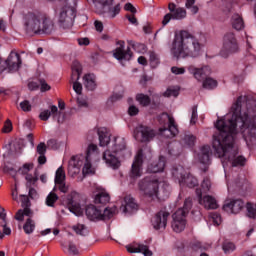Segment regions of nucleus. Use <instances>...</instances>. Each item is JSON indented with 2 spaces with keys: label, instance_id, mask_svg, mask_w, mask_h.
Segmentation results:
<instances>
[{
  "label": "nucleus",
  "instance_id": "1",
  "mask_svg": "<svg viewBox=\"0 0 256 256\" xmlns=\"http://www.w3.org/2000/svg\"><path fill=\"white\" fill-rule=\"evenodd\" d=\"M232 115L227 120L220 119L216 122L215 127L218 133L213 135V149L217 157H226L232 167H244L247 159L243 156H237L233 151L235 145V136L237 127L243 131L247 129L251 137L256 136V120L252 116L251 110L247 107V96H240L231 107Z\"/></svg>",
  "mask_w": 256,
  "mask_h": 256
},
{
  "label": "nucleus",
  "instance_id": "2",
  "mask_svg": "<svg viewBox=\"0 0 256 256\" xmlns=\"http://www.w3.org/2000/svg\"><path fill=\"white\" fill-rule=\"evenodd\" d=\"M203 44L187 30L175 34L172 42L171 53L176 59H197L200 57Z\"/></svg>",
  "mask_w": 256,
  "mask_h": 256
},
{
  "label": "nucleus",
  "instance_id": "3",
  "mask_svg": "<svg viewBox=\"0 0 256 256\" xmlns=\"http://www.w3.org/2000/svg\"><path fill=\"white\" fill-rule=\"evenodd\" d=\"M22 25L26 35H50L55 29V23L49 15L41 11L27 12L23 15Z\"/></svg>",
  "mask_w": 256,
  "mask_h": 256
},
{
  "label": "nucleus",
  "instance_id": "4",
  "mask_svg": "<svg viewBox=\"0 0 256 256\" xmlns=\"http://www.w3.org/2000/svg\"><path fill=\"white\" fill-rule=\"evenodd\" d=\"M99 159V148L95 144H90L85 155L72 156L69 169L74 167V173H79L81 167H83V175H89V173H93V163H97Z\"/></svg>",
  "mask_w": 256,
  "mask_h": 256
},
{
  "label": "nucleus",
  "instance_id": "5",
  "mask_svg": "<svg viewBox=\"0 0 256 256\" xmlns=\"http://www.w3.org/2000/svg\"><path fill=\"white\" fill-rule=\"evenodd\" d=\"M127 149V142L123 137H116L110 149L104 151L102 159L108 167L112 169H119L121 167V160H119V153H123Z\"/></svg>",
  "mask_w": 256,
  "mask_h": 256
},
{
  "label": "nucleus",
  "instance_id": "6",
  "mask_svg": "<svg viewBox=\"0 0 256 256\" xmlns=\"http://www.w3.org/2000/svg\"><path fill=\"white\" fill-rule=\"evenodd\" d=\"M187 70L189 71L190 75H193L199 82H202L203 89H215L217 87V80L209 77L211 75V67L203 66L201 68H197L193 65L188 66Z\"/></svg>",
  "mask_w": 256,
  "mask_h": 256
},
{
  "label": "nucleus",
  "instance_id": "7",
  "mask_svg": "<svg viewBox=\"0 0 256 256\" xmlns=\"http://www.w3.org/2000/svg\"><path fill=\"white\" fill-rule=\"evenodd\" d=\"M77 17V0H66L58 12V23L61 27H71Z\"/></svg>",
  "mask_w": 256,
  "mask_h": 256
},
{
  "label": "nucleus",
  "instance_id": "8",
  "mask_svg": "<svg viewBox=\"0 0 256 256\" xmlns=\"http://www.w3.org/2000/svg\"><path fill=\"white\" fill-rule=\"evenodd\" d=\"M138 189L150 199H159V178L147 176L138 182Z\"/></svg>",
  "mask_w": 256,
  "mask_h": 256
},
{
  "label": "nucleus",
  "instance_id": "9",
  "mask_svg": "<svg viewBox=\"0 0 256 256\" xmlns=\"http://www.w3.org/2000/svg\"><path fill=\"white\" fill-rule=\"evenodd\" d=\"M239 51V42H237V37L233 32H227L223 36L221 55L222 57H229L233 53Z\"/></svg>",
  "mask_w": 256,
  "mask_h": 256
},
{
  "label": "nucleus",
  "instance_id": "10",
  "mask_svg": "<svg viewBox=\"0 0 256 256\" xmlns=\"http://www.w3.org/2000/svg\"><path fill=\"white\" fill-rule=\"evenodd\" d=\"M168 10L170 13L166 14L162 20L163 25H167L171 19H174L176 21H181L182 19H185L187 17V10L185 8L178 7L173 2H170L168 4Z\"/></svg>",
  "mask_w": 256,
  "mask_h": 256
},
{
  "label": "nucleus",
  "instance_id": "11",
  "mask_svg": "<svg viewBox=\"0 0 256 256\" xmlns=\"http://www.w3.org/2000/svg\"><path fill=\"white\" fill-rule=\"evenodd\" d=\"M157 132L153 130L151 127L139 125L134 130V137L136 141H140V143H149L155 139Z\"/></svg>",
  "mask_w": 256,
  "mask_h": 256
},
{
  "label": "nucleus",
  "instance_id": "12",
  "mask_svg": "<svg viewBox=\"0 0 256 256\" xmlns=\"http://www.w3.org/2000/svg\"><path fill=\"white\" fill-rule=\"evenodd\" d=\"M162 117L168 119V127L160 128L159 135H161V137H165L166 139H173V137H177V135H179V128H177L175 118L168 113H163Z\"/></svg>",
  "mask_w": 256,
  "mask_h": 256
},
{
  "label": "nucleus",
  "instance_id": "13",
  "mask_svg": "<svg viewBox=\"0 0 256 256\" xmlns=\"http://www.w3.org/2000/svg\"><path fill=\"white\" fill-rule=\"evenodd\" d=\"M129 175L131 179H139L143 175V149L138 150Z\"/></svg>",
  "mask_w": 256,
  "mask_h": 256
},
{
  "label": "nucleus",
  "instance_id": "14",
  "mask_svg": "<svg viewBox=\"0 0 256 256\" xmlns=\"http://www.w3.org/2000/svg\"><path fill=\"white\" fill-rule=\"evenodd\" d=\"M20 197L22 207L24 209H19L16 212L14 219H16V221H25V217H33V210L29 208L31 206V201H29V197L27 195H21Z\"/></svg>",
  "mask_w": 256,
  "mask_h": 256
},
{
  "label": "nucleus",
  "instance_id": "15",
  "mask_svg": "<svg viewBox=\"0 0 256 256\" xmlns=\"http://www.w3.org/2000/svg\"><path fill=\"white\" fill-rule=\"evenodd\" d=\"M169 212L165 210H160L157 212L154 217L151 219L153 228L156 231H165L167 227V221L169 219Z\"/></svg>",
  "mask_w": 256,
  "mask_h": 256
},
{
  "label": "nucleus",
  "instance_id": "16",
  "mask_svg": "<svg viewBox=\"0 0 256 256\" xmlns=\"http://www.w3.org/2000/svg\"><path fill=\"white\" fill-rule=\"evenodd\" d=\"M185 211L184 210H177L172 215V229L175 231V233H181V231L185 230V227L187 225V220L185 219Z\"/></svg>",
  "mask_w": 256,
  "mask_h": 256
},
{
  "label": "nucleus",
  "instance_id": "17",
  "mask_svg": "<svg viewBox=\"0 0 256 256\" xmlns=\"http://www.w3.org/2000/svg\"><path fill=\"white\" fill-rule=\"evenodd\" d=\"M211 146L204 145L200 148V151L197 154V159L203 167L201 168L204 173H207L209 171V165H211Z\"/></svg>",
  "mask_w": 256,
  "mask_h": 256
},
{
  "label": "nucleus",
  "instance_id": "18",
  "mask_svg": "<svg viewBox=\"0 0 256 256\" xmlns=\"http://www.w3.org/2000/svg\"><path fill=\"white\" fill-rule=\"evenodd\" d=\"M80 197L81 196L76 191H72L66 197L65 204L67 205L69 211L74 213V215H79V213H81V204H79Z\"/></svg>",
  "mask_w": 256,
  "mask_h": 256
},
{
  "label": "nucleus",
  "instance_id": "19",
  "mask_svg": "<svg viewBox=\"0 0 256 256\" xmlns=\"http://www.w3.org/2000/svg\"><path fill=\"white\" fill-rule=\"evenodd\" d=\"M117 45H119V47L113 51V57L118 61H131L133 52H131V48L129 47L125 50V41H118Z\"/></svg>",
  "mask_w": 256,
  "mask_h": 256
},
{
  "label": "nucleus",
  "instance_id": "20",
  "mask_svg": "<svg viewBox=\"0 0 256 256\" xmlns=\"http://www.w3.org/2000/svg\"><path fill=\"white\" fill-rule=\"evenodd\" d=\"M243 207H245V202L241 199L226 200L223 205V211L237 215V213H241Z\"/></svg>",
  "mask_w": 256,
  "mask_h": 256
},
{
  "label": "nucleus",
  "instance_id": "21",
  "mask_svg": "<svg viewBox=\"0 0 256 256\" xmlns=\"http://www.w3.org/2000/svg\"><path fill=\"white\" fill-rule=\"evenodd\" d=\"M196 195L198 197L199 204L205 209H217L219 207L217 200L213 196L206 195L203 197L201 189H196Z\"/></svg>",
  "mask_w": 256,
  "mask_h": 256
},
{
  "label": "nucleus",
  "instance_id": "22",
  "mask_svg": "<svg viewBox=\"0 0 256 256\" xmlns=\"http://www.w3.org/2000/svg\"><path fill=\"white\" fill-rule=\"evenodd\" d=\"M7 65L10 73H15L16 71H19V67H21V55L17 52H11L8 56L6 62L4 65Z\"/></svg>",
  "mask_w": 256,
  "mask_h": 256
},
{
  "label": "nucleus",
  "instance_id": "23",
  "mask_svg": "<svg viewBox=\"0 0 256 256\" xmlns=\"http://www.w3.org/2000/svg\"><path fill=\"white\" fill-rule=\"evenodd\" d=\"M85 213L90 221H101L103 219V213L93 204L86 206Z\"/></svg>",
  "mask_w": 256,
  "mask_h": 256
},
{
  "label": "nucleus",
  "instance_id": "24",
  "mask_svg": "<svg viewBox=\"0 0 256 256\" xmlns=\"http://www.w3.org/2000/svg\"><path fill=\"white\" fill-rule=\"evenodd\" d=\"M128 253H143L144 256H153V251L145 244L126 246Z\"/></svg>",
  "mask_w": 256,
  "mask_h": 256
},
{
  "label": "nucleus",
  "instance_id": "25",
  "mask_svg": "<svg viewBox=\"0 0 256 256\" xmlns=\"http://www.w3.org/2000/svg\"><path fill=\"white\" fill-rule=\"evenodd\" d=\"M171 173H172L173 179L178 181V183L180 185H183V181H185V175H187V172L185 171V168L181 165L173 166L172 170H171Z\"/></svg>",
  "mask_w": 256,
  "mask_h": 256
},
{
  "label": "nucleus",
  "instance_id": "26",
  "mask_svg": "<svg viewBox=\"0 0 256 256\" xmlns=\"http://www.w3.org/2000/svg\"><path fill=\"white\" fill-rule=\"evenodd\" d=\"M165 169V157L160 156L159 161L154 162L148 166L150 173H161Z\"/></svg>",
  "mask_w": 256,
  "mask_h": 256
},
{
  "label": "nucleus",
  "instance_id": "27",
  "mask_svg": "<svg viewBox=\"0 0 256 256\" xmlns=\"http://www.w3.org/2000/svg\"><path fill=\"white\" fill-rule=\"evenodd\" d=\"M111 201V197L109 196V193L106 191H100L95 195L94 203L95 205H107Z\"/></svg>",
  "mask_w": 256,
  "mask_h": 256
},
{
  "label": "nucleus",
  "instance_id": "28",
  "mask_svg": "<svg viewBox=\"0 0 256 256\" xmlns=\"http://www.w3.org/2000/svg\"><path fill=\"white\" fill-rule=\"evenodd\" d=\"M124 201H125V207H124L125 213H133V211H137V209H139V205H137V202H135V199H133L131 196H126L124 198Z\"/></svg>",
  "mask_w": 256,
  "mask_h": 256
},
{
  "label": "nucleus",
  "instance_id": "29",
  "mask_svg": "<svg viewBox=\"0 0 256 256\" xmlns=\"http://www.w3.org/2000/svg\"><path fill=\"white\" fill-rule=\"evenodd\" d=\"M82 71H83V68L81 67V63H79V61H74L72 64V75H71L72 83H75L77 82L78 79H80Z\"/></svg>",
  "mask_w": 256,
  "mask_h": 256
},
{
  "label": "nucleus",
  "instance_id": "30",
  "mask_svg": "<svg viewBox=\"0 0 256 256\" xmlns=\"http://www.w3.org/2000/svg\"><path fill=\"white\" fill-rule=\"evenodd\" d=\"M231 23L233 29L236 31H241L242 29H245V22L243 21V17L239 14H233L231 18Z\"/></svg>",
  "mask_w": 256,
  "mask_h": 256
},
{
  "label": "nucleus",
  "instance_id": "31",
  "mask_svg": "<svg viewBox=\"0 0 256 256\" xmlns=\"http://www.w3.org/2000/svg\"><path fill=\"white\" fill-rule=\"evenodd\" d=\"M83 81L84 86L86 87V89H88V91H95V89L97 88V84L95 83V75L86 74L83 77Z\"/></svg>",
  "mask_w": 256,
  "mask_h": 256
},
{
  "label": "nucleus",
  "instance_id": "32",
  "mask_svg": "<svg viewBox=\"0 0 256 256\" xmlns=\"http://www.w3.org/2000/svg\"><path fill=\"white\" fill-rule=\"evenodd\" d=\"M135 99L141 107H149V105H151V97L147 94L138 93L136 94Z\"/></svg>",
  "mask_w": 256,
  "mask_h": 256
},
{
  "label": "nucleus",
  "instance_id": "33",
  "mask_svg": "<svg viewBox=\"0 0 256 256\" xmlns=\"http://www.w3.org/2000/svg\"><path fill=\"white\" fill-rule=\"evenodd\" d=\"M98 136L100 141V147H105L109 145L111 139L109 138V134H107V131L105 129H99Z\"/></svg>",
  "mask_w": 256,
  "mask_h": 256
},
{
  "label": "nucleus",
  "instance_id": "34",
  "mask_svg": "<svg viewBox=\"0 0 256 256\" xmlns=\"http://www.w3.org/2000/svg\"><path fill=\"white\" fill-rule=\"evenodd\" d=\"M182 185H187V187L193 189V187H197L199 185V181L193 175L186 174Z\"/></svg>",
  "mask_w": 256,
  "mask_h": 256
},
{
  "label": "nucleus",
  "instance_id": "35",
  "mask_svg": "<svg viewBox=\"0 0 256 256\" xmlns=\"http://www.w3.org/2000/svg\"><path fill=\"white\" fill-rule=\"evenodd\" d=\"M24 232L26 235H31L35 231V221L31 217L27 218L23 225Z\"/></svg>",
  "mask_w": 256,
  "mask_h": 256
},
{
  "label": "nucleus",
  "instance_id": "36",
  "mask_svg": "<svg viewBox=\"0 0 256 256\" xmlns=\"http://www.w3.org/2000/svg\"><path fill=\"white\" fill-rule=\"evenodd\" d=\"M59 201V196L55 192H50L46 197L47 207H55V203Z\"/></svg>",
  "mask_w": 256,
  "mask_h": 256
},
{
  "label": "nucleus",
  "instance_id": "37",
  "mask_svg": "<svg viewBox=\"0 0 256 256\" xmlns=\"http://www.w3.org/2000/svg\"><path fill=\"white\" fill-rule=\"evenodd\" d=\"M65 179H66V176H65V169H63V166H60V167L56 170L54 182H55V184H57V183H62V182L65 181Z\"/></svg>",
  "mask_w": 256,
  "mask_h": 256
},
{
  "label": "nucleus",
  "instance_id": "38",
  "mask_svg": "<svg viewBox=\"0 0 256 256\" xmlns=\"http://www.w3.org/2000/svg\"><path fill=\"white\" fill-rule=\"evenodd\" d=\"M119 13H121V4H116L108 9V15L111 19H115Z\"/></svg>",
  "mask_w": 256,
  "mask_h": 256
},
{
  "label": "nucleus",
  "instance_id": "39",
  "mask_svg": "<svg viewBox=\"0 0 256 256\" xmlns=\"http://www.w3.org/2000/svg\"><path fill=\"white\" fill-rule=\"evenodd\" d=\"M246 209H247V216L250 217V219H255V217H256V204L248 202L246 204Z\"/></svg>",
  "mask_w": 256,
  "mask_h": 256
},
{
  "label": "nucleus",
  "instance_id": "40",
  "mask_svg": "<svg viewBox=\"0 0 256 256\" xmlns=\"http://www.w3.org/2000/svg\"><path fill=\"white\" fill-rule=\"evenodd\" d=\"M222 249H223L224 253L229 254V253H233V251H235V249H237V247L235 246V244L233 242L225 241L222 244Z\"/></svg>",
  "mask_w": 256,
  "mask_h": 256
},
{
  "label": "nucleus",
  "instance_id": "41",
  "mask_svg": "<svg viewBox=\"0 0 256 256\" xmlns=\"http://www.w3.org/2000/svg\"><path fill=\"white\" fill-rule=\"evenodd\" d=\"M163 97H179V89L175 87H169L163 93Z\"/></svg>",
  "mask_w": 256,
  "mask_h": 256
},
{
  "label": "nucleus",
  "instance_id": "42",
  "mask_svg": "<svg viewBox=\"0 0 256 256\" xmlns=\"http://www.w3.org/2000/svg\"><path fill=\"white\" fill-rule=\"evenodd\" d=\"M191 207H193V202L191 198H187L184 202L183 208L178 209V211H184V216L187 217V213L191 211Z\"/></svg>",
  "mask_w": 256,
  "mask_h": 256
},
{
  "label": "nucleus",
  "instance_id": "43",
  "mask_svg": "<svg viewBox=\"0 0 256 256\" xmlns=\"http://www.w3.org/2000/svg\"><path fill=\"white\" fill-rule=\"evenodd\" d=\"M68 250L69 255H79V248L73 242H68L67 246H64Z\"/></svg>",
  "mask_w": 256,
  "mask_h": 256
},
{
  "label": "nucleus",
  "instance_id": "44",
  "mask_svg": "<svg viewBox=\"0 0 256 256\" xmlns=\"http://www.w3.org/2000/svg\"><path fill=\"white\" fill-rule=\"evenodd\" d=\"M209 247H211L209 244H203L201 242H195L192 245V249H194V251H207Z\"/></svg>",
  "mask_w": 256,
  "mask_h": 256
},
{
  "label": "nucleus",
  "instance_id": "45",
  "mask_svg": "<svg viewBox=\"0 0 256 256\" xmlns=\"http://www.w3.org/2000/svg\"><path fill=\"white\" fill-rule=\"evenodd\" d=\"M25 179L27 181V183H26L27 187H31L32 185H35V183H37V181H39V178L37 177V175L33 176L31 174H27Z\"/></svg>",
  "mask_w": 256,
  "mask_h": 256
},
{
  "label": "nucleus",
  "instance_id": "46",
  "mask_svg": "<svg viewBox=\"0 0 256 256\" xmlns=\"http://www.w3.org/2000/svg\"><path fill=\"white\" fill-rule=\"evenodd\" d=\"M150 63L152 65L153 69H155V67H157V65H159L160 60H159V55H157V53L150 52Z\"/></svg>",
  "mask_w": 256,
  "mask_h": 256
},
{
  "label": "nucleus",
  "instance_id": "47",
  "mask_svg": "<svg viewBox=\"0 0 256 256\" xmlns=\"http://www.w3.org/2000/svg\"><path fill=\"white\" fill-rule=\"evenodd\" d=\"M114 214H115V208H106L102 213L101 220L111 219V217H113Z\"/></svg>",
  "mask_w": 256,
  "mask_h": 256
},
{
  "label": "nucleus",
  "instance_id": "48",
  "mask_svg": "<svg viewBox=\"0 0 256 256\" xmlns=\"http://www.w3.org/2000/svg\"><path fill=\"white\" fill-rule=\"evenodd\" d=\"M2 171L3 173H8L11 177H15L17 175V170L9 165H4L2 167Z\"/></svg>",
  "mask_w": 256,
  "mask_h": 256
},
{
  "label": "nucleus",
  "instance_id": "49",
  "mask_svg": "<svg viewBox=\"0 0 256 256\" xmlns=\"http://www.w3.org/2000/svg\"><path fill=\"white\" fill-rule=\"evenodd\" d=\"M85 229H87V227L83 224L73 226V230L77 235H85Z\"/></svg>",
  "mask_w": 256,
  "mask_h": 256
},
{
  "label": "nucleus",
  "instance_id": "50",
  "mask_svg": "<svg viewBox=\"0 0 256 256\" xmlns=\"http://www.w3.org/2000/svg\"><path fill=\"white\" fill-rule=\"evenodd\" d=\"M36 152L38 155H45L47 153V145H45V142H41L37 145Z\"/></svg>",
  "mask_w": 256,
  "mask_h": 256
},
{
  "label": "nucleus",
  "instance_id": "51",
  "mask_svg": "<svg viewBox=\"0 0 256 256\" xmlns=\"http://www.w3.org/2000/svg\"><path fill=\"white\" fill-rule=\"evenodd\" d=\"M31 169H33V163H26L19 169V171L22 175H28Z\"/></svg>",
  "mask_w": 256,
  "mask_h": 256
},
{
  "label": "nucleus",
  "instance_id": "52",
  "mask_svg": "<svg viewBox=\"0 0 256 256\" xmlns=\"http://www.w3.org/2000/svg\"><path fill=\"white\" fill-rule=\"evenodd\" d=\"M56 187L61 193L69 192V185L65 184V181L56 183Z\"/></svg>",
  "mask_w": 256,
  "mask_h": 256
},
{
  "label": "nucleus",
  "instance_id": "53",
  "mask_svg": "<svg viewBox=\"0 0 256 256\" xmlns=\"http://www.w3.org/2000/svg\"><path fill=\"white\" fill-rule=\"evenodd\" d=\"M39 85H40V91L42 93H45V91H51V86L47 84V82L43 79L39 80Z\"/></svg>",
  "mask_w": 256,
  "mask_h": 256
},
{
  "label": "nucleus",
  "instance_id": "54",
  "mask_svg": "<svg viewBox=\"0 0 256 256\" xmlns=\"http://www.w3.org/2000/svg\"><path fill=\"white\" fill-rule=\"evenodd\" d=\"M195 136H193V135H186L185 137H184V143L186 144V145H188L189 147H193V145H195Z\"/></svg>",
  "mask_w": 256,
  "mask_h": 256
},
{
  "label": "nucleus",
  "instance_id": "55",
  "mask_svg": "<svg viewBox=\"0 0 256 256\" xmlns=\"http://www.w3.org/2000/svg\"><path fill=\"white\" fill-rule=\"evenodd\" d=\"M197 119H198L197 105H194L192 107V115H191V119H190L191 125H195V123H197Z\"/></svg>",
  "mask_w": 256,
  "mask_h": 256
},
{
  "label": "nucleus",
  "instance_id": "56",
  "mask_svg": "<svg viewBox=\"0 0 256 256\" xmlns=\"http://www.w3.org/2000/svg\"><path fill=\"white\" fill-rule=\"evenodd\" d=\"M20 108L22 109V111L24 112H29L31 111V103H29L28 100H24L20 103Z\"/></svg>",
  "mask_w": 256,
  "mask_h": 256
},
{
  "label": "nucleus",
  "instance_id": "57",
  "mask_svg": "<svg viewBox=\"0 0 256 256\" xmlns=\"http://www.w3.org/2000/svg\"><path fill=\"white\" fill-rule=\"evenodd\" d=\"M201 187L203 191H209L211 189V180H209V178H204Z\"/></svg>",
  "mask_w": 256,
  "mask_h": 256
},
{
  "label": "nucleus",
  "instance_id": "58",
  "mask_svg": "<svg viewBox=\"0 0 256 256\" xmlns=\"http://www.w3.org/2000/svg\"><path fill=\"white\" fill-rule=\"evenodd\" d=\"M49 117H51V111L49 110H44L39 115V118L41 119V121H48Z\"/></svg>",
  "mask_w": 256,
  "mask_h": 256
},
{
  "label": "nucleus",
  "instance_id": "59",
  "mask_svg": "<svg viewBox=\"0 0 256 256\" xmlns=\"http://www.w3.org/2000/svg\"><path fill=\"white\" fill-rule=\"evenodd\" d=\"M1 227H3V232H0V239L11 234V228L7 227V224H2Z\"/></svg>",
  "mask_w": 256,
  "mask_h": 256
},
{
  "label": "nucleus",
  "instance_id": "60",
  "mask_svg": "<svg viewBox=\"0 0 256 256\" xmlns=\"http://www.w3.org/2000/svg\"><path fill=\"white\" fill-rule=\"evenodd\" d=\"M73 89L77 95H81L83 92V85H81L79 82H73Z\"/></svg>",
  "mask_w": 256,
  "mask_h": 256
},
{
  "label": "nucleus",
  "instance_id": "61",
  "mask_svg": "<svg viewBox=\"0 0 256 256\" xmlns=\"http://www.w3.org/2000/svg\"><path fill=\"white\" fill-rule=\"evenodd\" d=\"M211 218H212L214 225H217V226L221 225V215L220 214L213 213L211 215Z\"/></svg>",
  "mask_w": 256,
  "mask_h": 256
},
{
  "label": "nucleus",
  "instance_id": "62",
  "mask_svg": "<svg viewBox=\"0 0 256 256\" xmlns=\"http://www.w3.org/2000/svg\"><path fill=\"white\" fill-rule=\"evenodd\" d=\"M12 129H13V124L11 123V120H8L4 124L2 131H3V133H11Z\"/></svg>",
  "mask_w": 256,
  "mask_h": 256
},
{
  "label": "nucleus",
  "instance_id": "63",
  "mask_svg": "<svg viewBox=\"0 0 256 256\" xmlns=\"http://www.w3.org/2000/svg\"><path fill=\"white\" fill-rule=\"evenodd\" d=\"M128 113L131 117H135V115L139 114V108H137L135 105H132L128 108Z\"/></svg>",
  "mask_w": 256,
  "mask_h": 256
},
{
  "label": "nucleus",
  "instance_id": "64",
  "mask_svg": "<svg viewBox=\"0 0 256 256\" xmlns=\"http://www.w3.org/2000/svg\"><path fill=\"white\" fill-rule=\"evenodd\" d=\"M172 73H174V75H183L185 73V68H179L177 66H173L171 68Z\"/></svg>",
  "mask_w": 256,
  "mask_h": 256
}]
</instances>
